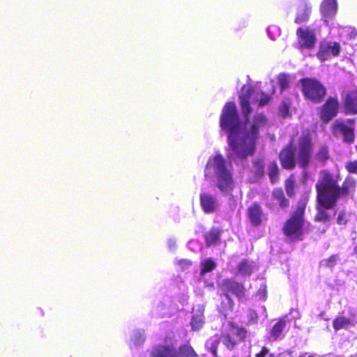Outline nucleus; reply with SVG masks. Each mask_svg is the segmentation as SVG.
Listing matches in <instances>:
<instances>
[{"instance_id": "7", "label": "nucleus", "mask_w": 357, "mask_h": 357, "mask_svg": "<svg viewBox=\"0 0 357 357\" xmlns=\"http://www.w3.org/2000/svg\"><path fill=\"white\" fill-rule=\"evenodd\" d=\"M302 91L305 97L313 102L321 101L326 94L324 87L318 81L313 79H302Z\"/></svg>"}, {"instance_id": "43", "label": "nucleus", "mask_w": 357, "mask_h": 357, "mask_svg": "<svg viewBox=\"0 0 357 357\" xmlns=\"http://www.w3.org/2000/svg\"><path fill=\"white\" fill-rule=\"evenodd\" d=\"M250 321L252 322H255L258 319L257 314L254 310H250L249 312Z\"/></svg>"}, {"instance_id": "25", "label": "nucleus", "mask_w": 357, "mask_h": 357, "mask_svg": "<svg viewBox=\"0 0 357 357\" xmlns=\"http://www.w3.org/2000/svg\"><path fill=\"white\" fill-rule=\"evenodd\" d=\"M357 322V320L350 319L344 317H339L336 318L333 323V328L335 331H338L343 328H347L351 324H354Z\"/></svg>"}, {"instance_id": "29", "label": "nucleus", "mask_w": 357, "mask_h": 357, "mask_svg": "<svg viewBox=\"0 0 357 357\" xmlns=\"http://www.w3.org/2000/svg\"><path fill=\"white\" fill-rule=\"evenodd\" d=\"M290 76L285 73H280L278 76V82L280 86L281 93L284 92L289 87Z\"/></svg>"}, {"instance_id": "26", "label": "nucleus", "mask_w": 357, "mask_h": 357, "mask_svg": "<svg viewBox=\"0 0 357 357\" xmlns=\"http://www.w3.org/2000/svg\"><path fill=\"white\" fill-rule=\"evenodd\" d=\"M216 267L215 262L211 259H206L201 262V271L200 278L204 279V277L207 273L212 271Z\"/></svg>"}, {"instance_id": "14", "label": "nucleus", "mask_w": 357, "mask_h": 357, "mask_svg": "<svg viewBox=\"0 0 357 357\" xmlns=\"http://www.w3.org/2000/svg\"><path fill=\"white\" fill-rule=\"evenodd\" d=\"M296 34L301 48L312 49L314 47L317 38L314 31L310 27L298 28Z\"/></svg>"}, {"instance_id": "31", "label": "nucleus", "mask_w": 357, "mask_h": 357, "mask_svg": "<svg viewBox=\"0 0 357 357\" xmlns=\"http://www.w3.org/2000/svg\"><path fill=\"white\" fill-rule=\"evenodd\" d=\"M278 167L275 162H272L268 166V176L273 183H275L278 180Z\"/></svg>"}, {"instance_id": "36", "label": "nucleus", "mask_w": 357, "mask_h": 357, "mask_svg": "<svg viewBox=\"0 0 357 357\" xmlns=\"http://www.w3.org/2000/svg\"><path fill=\"white\" fill-rule=\"evenodd\" d=\"M318 160L324 162L328 158V149L325 146L320 148L319 152L316 155Z\"/></svg>"}, {"instance_id": "46", "label": "nucleus", "mask_w": 357, "mask_h": 357, "mask_svg": "<svg viewBox=\"0 0 357 357\" xmlns=\"http://www.w3.org/2000/svg\"><path fill=\"white\" fill-rule=\"evenodd\" d=\"M259 296L260 298H265V291L264 289H262L260 288L258 291Z\"/></svg>"}, {"instance_id": "20", "label": "nucleus", "mask_w": 357, "mask_h": 357, "mask_svg": "<svg viewBox=\"0 0 357 357\" xmlns=\"http://www.w3.org/2000/svg\"><path fill=\"white\" fill-rule=\"evenodd\" d=\"M312 13V6L307 0H301L298 6L295 23L301 24L308 21Z\"/></svg>"}, {"instance_id": "17", "label": "nucleus", "mask_w": 357, "mask_h": 357, "mask_svg": "<svg viewBox=\"0 0 357 357\" xmlns=\"http://www.w3.org/2000/svg\"><path fill=\"white\" fill-rule=\"evenodd\" d=\"M339 108V102L337 98H329L321 111V119L325 121H329L336 116Z\"/></svg>"}, {"instance_id": "18", "label": "nucleus", "mask_w": 357, "mask_h": 357, "mask_svg": "<svg viewBox=\"0 0 357 357\" xmlns=\"http://www.w3.org/2000/svg\"><path fill=\"white\" fill-rule=\"evenodd\" d=\"M344 109L347 114H357V89L346 92L343 96Z\"/></svg>"}, {"instance_id": "41", "label": "nucleus", "mask_w": 357, "mask_h": 357, "mask_svg": "<svg viewBox=\"0 0 357 357\" xmlns=\"http://www.w3.org/2000/svg\"><path fill=\"white\" fill-rule=\"evenodd\" d=\"M168 249L171 252H174L176 248V241L174 238H169L167 240Z\"/></svg>"}, {"instance_id": "40", "label": "nucleus", "mask_w": 357, "mask_h": 357, "mask_svg": "<svg viewBox=\"0 0 357 357\" xmlns=\"http://www.w3.org/2000/svg\"><path fill=\"white\" fill-rule=\"evenodd\" d=\"M337 222L339 225H344L347 222V218L344 212L339 213L337 218Z\"/></svg>"}, {"instance_id": "32", "label": "nucleus", "mask_w": 357, "mask_h": 357, "mask_svg": "<svg viewBox=\"0 0 357 357\" xmlns=\"http://www.w3.org/2000/svg\"><path fill=\"white\" fill-rule=\"evenodd\" d=\"M206 241L208 245L215 244L219 240V232L217 229H212L206 234Z\"/></svg>"}, {"instance_id": "3", "label": "nucleus", "mask_w": 357, "mask_h": 357, "mask_svg": "<svg viewBox=\"0 0 357 357\" xmlns=\"http://www.w3.org/2000/svg\"><path fill=\"white\" fill-rule=\"evenodd\" d=\"M356 181L347 177L340 188L333 176L327 172H321V177L316 185L320 203L326 207L334 206L340 196L347 195L355 188Z\"/></svg>"}, {"instance_id": "37", "label": "nucleus", "mask_w": 357, "mask_h": 357, "mask_svg": "<svg viewBox=\"0 0 357 357\" xmlns=\"http://www.w3.org/2000/svg\"><path fill=\"white\" fill-rule=\"evenodd\" d=\"M285 188L287 195L290 197L294 194V181L292 178H289L287 180L285 183Z\"/></svg>"}, {"instance_id": "1", "label": "nucleus", "mask_w": 357, "mask_h": 357, "mask_svg": "<svg viewBox=\"0 0 357 357\" xmlns=\"http://www.w3.org/2000/svg\"><path fill=\"white\" fill-rule=\"evenodd\" d=\"M239 99L241 111L245 119L243 123L240 121L234 102L226 103L220 118L221 129L228 134V156L236 163L254 154L259 130L266 126L267 119L262 114H255L252 119H249V115L266 105L271 97L257 89L244 85L239 94Z\"/></svg>"}, {"instance_id": "49", "label": "nucleus", "mask_w": 357, "mask_h": 357, "mask_svg": "<svg viewBox=\"0 0 357 357\" xmlns=\"http://www.w3.org/2000/svg\"><path fill=\"white\" fill-rule=\"evenodd\" d=\"M187 301V297L185 296L183 297V300H182V304H183V303H184V302H185V301Z\"/></svg>"}, {"instance_id": "19", "label": "nucleus", "mask_w": 357, "mask_h": 357, "mask_svg": "<svg viewBox=\"0 0 357 357\" xmlns=\"http://www.w3.org/2000/svg\"><path fill=\"white\" fill-rule=\"evenodd\" d=\"M248 217L251 225L254 227L259 226L264 220H266L261 207L257 204H254L248 208Z\"/></svg>"}, {"instance_id": "44", "label": "nucleus", "mask_w": 357, "mask_h": 357, "mask_svg": "<svg viewBox=\"0 0 357 357\" xmlns=\"http://www.w3.org/2000/svg\"><path fill=\"white\" fill-rule=\"evenodd\" d=\"M268 353V349L266 347H264L261 351L257 354V357H265Z\"/></svg>"}, {"instance_id": "22", "label": "nucleus", "mask_w": 357, "mask_h": 357, "mask_svg": "<svg viewBox=\"0 0 357 357\" xmlns=\"http://www.w3.org/2000/svg\"><path fill=\"white\" fill-rule=\"evenodd\" d=\"M286 326V317L281 319L277 322L271 329L269 339L271 341H275L280 338L282 335V332Z\"/></svg>"}, {"instance_id": "16", "label": "nucleus", "mask_w": 357, "mask_h": 357, "mask_svg": "<svg viewBox=\"0 0 357 357\" xmlns=\"http://www.w3.org/2000/svg\"><path fill=\"white\" fill-rule=\"evenodd\" d=\"M296 150L290 144L280 154V159L282 167L284 169H293L296 164Z\"/></svg>"}, {"instance_id": "8", "label": "nucleus", "mask_w": 357, "mask_h": 357, "mask_svg": "<svg viewBox=\"0 0 357 357\" xmlns=\"http://www.w3.org/2000/svg\"><path fill=\"white\" fill-rule=\"evenodd\" d=\"M222 290L225 293L222 298V303L226 305V310H231L233 301L229 294H234L238 298H241L244 295V288L242 284L231 280H223L220 283Z\"/></svg>"}, {"instance_id": "33", "label": "nucleus", "mask_w": 357, "mask_h": 357, "mask_svg": "<svg viewBox=\"0 0 357 357\" xmlns=\"http://www.w3.org/2000/svg\"><path fill=\"white\" fill-rule=\"evenodd\" d=\"M253 167L255 169V174L258 176L263 175L264 172V160L261 159H257L253 162Z\"/></svg>"}, {"instance_id": "27", "label": "nucleus", "mask_w": 357, "mask_h": 357, "mask_svg": "<svg viewBox=\"0 0 357 357\" xmlns=\"http://www.w3.org/2000/svg\"><path fill=\"white\" fill-rule=\"evenodd\" d=\"M317 199H319L318 197H317ZM318 202H319L318 213L316 215V220H317L319 221H324V222L328 221L331 218V215L328 212H326L325 210L331 208L333 206L326 207L320 203L319 200H318Z\"/></svg>"}, {"instance_id": "34", "label": "nucleus", "mask_w": 357, "mask_h": 357, "mask_svg": "<svg viewBox=\"0 0 357 357\" xmlns=\"http://www.w3.org/2000/svg\"><path fill=\"white\" fill-rule=\"evenodd\" d=\"M339 257L338 255H332L328 259H323L320 264L321 266H326V267H330V268H332L333 267L337 261L339 260Z\"/></svg>"}, {"instance_id": "38", "label": "nucleus", "mask_w": 357, "mask_h": 357, "mask_svg": "<svg viewBox=\"0 0 357 357\" xmlns=\"http://www.w3.org/2000/svg\"><path fill=\"white\" fill-rule=\"evenodd\" d=\"M177 264L182 271H185L191 266L192 263L188 259H180L177 261Z\"/></svg>"}, {"instance_id": "21", "label": "nucleus", "mask_w": 357, "mask_h": 357, "mask_svg": "<svg viewBox=\"0 0 357 357\" xmlns=\"http://www.w3.org/2000/svg\"><path fill=\"white\" fill-rule=\"evenodd\" d=\"M204 307L202 305H197L192 308V317L190 322L192 330L198 331L204 325Z\"/></svg>"}, {"instance_id": "9", "label": "nucleus", "mask_w": 357, "mask_h": 357, "mask_svg": "<svg viewBox=\"0 0 357 357\" xmlns=\"http://www.w3.org/2000/svg\"><path fill=\"white\" fill-rule=\"evenodd\" d=\"M340 49L339 43L325 40L320 43L317 56L321 61H325L330 59L331 56H337Z\"/></svg>"}, {"instance_id": "51", "label": "nucleus", "mask_w": 357, "mask_h": 357, "mask_svg": "<svg viewBox=\"0 0 357 357\" xmlns=\"http://www.w3.org/2000/svg\"><path fill=\"white\" fill-rule=\"evenodd\" d=\"M269 357H274L273 354H270Z\"/></svg>"}, {"instance_id": "47", "label": "nucleus", "mask_w": 357, "mask_h": 357, "mask_svg": "<svg viewBox=\"0 0 357 357\" xmlns=\"http://www.w3.org/2000/svg\"><path fill=\"white\" fill-rule=\"evenodd\" d=\"M298 357H314V355L309 353H303Z\"/></svg>"}, {"instance_id": "30", "label": "nucleus", "mask_w": 357, "mask_h": 357, "mask_svg": "<svg viewBox=\"0 0 357 357\" xmlns=\"http://www.w3.org/2000/svg\"><path fill=\"white\" fill-rule=\"evenodd\" d=\"M220 344V338L215 335L209 338L206 342V347L215 356L216 355L217 346Z\"/></svg>"}, {"instance_id": "24", "label": "nucleus", "mask_w": 357, "mask_h": 357, "mask_svg": "<svg viewBox=\"0 0 357 357\" xmlns=\"http://www.w3.org/2000/svg\"><path fill=\"white\" fill-rule=\"evenodd\" d=\"M145 341V333L143 330L133 331L131 335L130 347H137L143 344Z\"/></svg>"}, {"instance_id": "39", "label": "nucleus", "mask_w": 357, "mask_h": 357, "mask_svg": "<svg viewBox=\"0 0 357 357\" xmlns=\"http://www.w3.org/2000/svg\"><path fill=\"white\" fill-rule=\"evenodd\" d=\"M348 172L357 174V161H351L346 164Z\"/></svg>"}, {"instance_id": "11", "label": "nucleus", "mask_w": 357, "mask_h": 357, "mask_svg": "<svg viewBox=\"0 0 357 357\" xmlns=\"http://www.w3.org/2000/svg\"><path fill=\"white\" fill-rule=\"evenodd\" d=\"M247 331L244 328L232 326L229 333L223 335L222 342L229 349H233L238 342L246 337Z\"/></svg>"}, {"instance_id": "2", "label": "nucleus", "mask_w": 357, "mask_h": 357, "mask_svg": "<svg viewBox=\"0 0 357 357\" xmlns=\"http://www.w3.org/2000/svg\"><path fill=\"white\" fill-rule=\"evenodd\" d=\"M204 175L206 181L224 195H230L235 188L233 165L220 153L209 156Z\"/></svg>"}, {"instance_id": "12", "label": "nucleus", "mask_w": 357, "mask_h": 357, "mask_svg": "<svg viewBox=\"0 0 357 357\" xmlns=\"http://www.w3.org/2000/svg\"><path fill=\"white\" fill-rule=\"evenodd\" d=\"M311 139L308 135H303L299 142L297 153V161L301 167L304 168L309 162L311 153Z\"/></svg>"}, {"instance_id": "23", "label": "nucleus", "mask_w": 357, "mask_h": 357, "mask_svg": "<svg viewBox=\"0 0 357 357\" xmlns=\"http://www.w3.org/2000/svg\"><path fill=\"white\" fill-rule=\"evenodd\" d=\"M255 268V265L253 261L243 259L238 265V274L243 277L249 276L253 272Z\"/></svg>"}, {"instance_id": "13", "label": "nucleus", "mask_w": 357, "mask_h": 357, "mask_svg": "<svg viewBox=\"0 0 357 357\" xmlns=\"http://www.w3.org/2000/svg\"><path fill=\"white\" fill-rule=\"evenodd\" d=\"M327 26L329 29V34L332 37L338 36L341 38L353 39L357 36V30L351 26H342L334 21H332Z\"/></svg>"}, {"instance_id": "5", "label": "nucleus", "mask_w": 357, "mask_h": 357, "mask_svg": "<svg viewBox=\"0 0 357 357\" xmlns=\"http://www.w3.org/2000/svg\"><path fill=\"white\" fill-rule=\"evenodd\" d=\"M304 208L298 207L286 222L284 234L291 241H301L304 234Z\"/></svg>"}, {"instance_id": "50", "label": "nucleus", "mask_w": 357, "mask_h": 357, "mask_svg": "<svg viewBox=\"0 0 357 357\" xmlns=\"http://www.w3.org/2000/svg\"><path fill=\"white\" fill-rule=\"evenodd\" d=\"M225 316H227V313L225 312H222Z\"/></svg>"}, {"instance_id": "28", "label": "nucleus", "mask_w": 357, "mask_h": 357, "mask_svg": "<svg viewBox=\"0 0 357 357\" xmlns=\"http://www.w3.org/2000/svg\"><path fill=\"white\" fill-rule=\"evenodd\" d=\"M273 196L276 199L282 208H286L289 206V201L284 197V192L282 189L277 188L273 192Z\"/></svg>"}, {"instance_id": "35", "label": "nucleus", "mask_w": 357, "mask_h": 357, "mask_svg": "<svg viewBox=\"0 0 357 357\" xmlns=\"http://www.w3.org/2000/svg\"><path fill=\"white\" fill-rule=\"evenodd\" d=\"M290 105L291 102L288 99L282 102L279 111L282 117H287L289 115Z\"/></svg>"}, {"instance_id": "10", "label": "nucleus", "mask_w": 357, "mask_h": 357, "mask_svg": "<svg viewBox=\"0 0 357 357\" xmlns=\"http://www.w3.org/2000/svg\"><path fill=\"white\" fill-rule=\"evenodd\" d=\"M200 205L206 213H213L220 208V203L215 193L202 191L199 195Z\"/></svg>"}, {"instance_id": "4", "label": "nucleus", "mask_w": 357, "mask_h": 357, "mask_svg": "<svg viewBox=\"0 0 357 357\" xmlns=\"http://www.w3.org/2000/svg\"><path fill=\"white\" fill-rule=\"evenodd\" d=\"M152 357H198L194 349L183 344L177 349V340L174 336H167L162 344L155 346L151 351Z\"/></svg>"}, {"instance_id": "48", "label": "nucleus", "mask_w": 357, "mask_h": 357, "mask_svg": "<svg viewBox=\"0 0 357 357\" xmlns=\"http://www.w3.org/2000/svg\"><path fill=\"white\" fill-rule=\"evenodd\" d=\"M204 284L205 285L210 288V289H213V282H208L207 281H204Z\"/></svg>"}, {"instance_id": "42", "label": "nucleus", "mask_w": 357, "mask_h": 357, "mask_svg": "<svg viewBox=\"0 0 357 357\" xmlns=\"http://www.w3.org/2000/svg\"><path fill=\"white\" fill-rule=\"evenodd\" d=\"M157 314L160 317H165L168 314V312L165 309L163 304H160L157 307Z\"/></svg>"}, {"instance_id": "15", "label": "nucleus", "mask_w": 357, "mask_h": 357, "mask_svg": "<svg viewBox=\"0 0 357 357\" xmlns=\"http://www.w3.org/2000/svg\"><path fill=\"white\" fill-rule=\"evenodd\" d=\"M337 10V0H324L320 6V11L324 23L327 26L335 16Z\"/></svg>"}, {"instance_id": "6", "label": "nucleus", "mask_w": 357, "mask_h": 357, "mask_svg": "<svg viewBox=\"0 0 357 357\" xmlns=\"http://www.w3.org/2000/svg\"><path fill=\"white\" fill-rule=\"evenodd\" d=\"M355 119H338L333 125V134L345 143L351 144L355 139Z\"/></svg>"}, {"instance_id": "45", "label": "nucleus", "mask_w": 357, "mask_h": 357, "mask_svg": "<svg viewBox=\"0 0 357 357\" xmlns=\"http://www.w3.org/2000/svg\"><path fill=\"white\" fill-rule=\"evenodd\" d=\"M267 31L268 33L270 35L272 31L275 33L279 32V29L276 26H272L268 28Z\"/></svg>"}]
</instances>
